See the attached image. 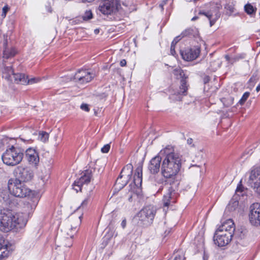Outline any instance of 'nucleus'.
<instances>
[{"label": "nucleus", "mask_w": 260, "mask_h": 260, "mask_svg": "<svg viewBox=\"0 0 260 260\" xmlns=\"http://www.w3.org/2000/svg\"><path fill=\"white\" fill-rule=\"evenodd\" d=\"M173 150L172 146H168L161 151L165 154L161 164V174L166 179H170L168 192L164 196L162 199L164 208H167L176 202V191L180 184L178 174L181 167V158L179 153Z\"/></svg>", "instance_id": "obj_1"}, {"label": "nucleus", "mask_w": 260, "mask_h": 260, "mask_svg": "<svg viewBox=\"0 0 260 260\" xmlns=\"http://www.w3.org/2000/svg\"><path fill=\"white\" fill-rule=\"evenodd\" d=\"M27 220L22 214L16 213L8 208L0 210V230L8 232L18 230L24 227Z\"/></svg>", "instance_id": "obj_2"}, {"label": "nucleus", "mask_w": 260, "mask_h": 260, "mask_svg": "<svg viewBox=\"0 0 260 260\" xmlns=\"http://www.w3.org/2000/svg\"><path fill=\"white\" fill-rule=\"evenodd\" d=\"M24 149L18 145L9 146L2 156L3 162L9 166H15L23 158Z\"/></svg>", "instance_id": "obj_3"}, {"label": "nucleus", "mask_w": 260, "mask_h": 260, "mask_svg": "<svg viewBox=\"0 0 260 260\" xmlns=\"http://www.w3.org/2000/svg\"><path fill=\"white\" fill-rule=\"evenodd\" d=\"M8 188L9 192L17 198H25L30 192V190L22 182L17 178H11L9 180Z\"/></svg>", "instance_id": "obj_4"}, {"label": "nucleus", "mask_w": 260, "mask_h": 260, "mask_svg": "<svg viewBox=\"0 0 260 260\" xmlns=\"http://www.w3.org/2000/svg\"><path fill=\"white\" fill-rule=\"evenodd\" d=\"M155 213L156 209L151 205L143 208L136 216L138 223L142 226L150 225L152 223Z\"/></svg>", "instance_id": "obj_5"}, {"label": "nucleus", "mask_w": 260, "mask_h": 260, "mask_svg": "<svg viewBox=\"0 0 260 260\" xmlns=\"http://www.w3.org/2000/svg\"><path fill=\"white\" fill-rule=\"evenodd\" d=\"M222 6L218 3H211L209 4V10L207 11H201L199 14L204 15L210 21V25L212 26L220 16V10Z\"/></svg>", "instance_id": "obj_6"}, {"label": "nucleus", "mask_w": 260, "mask_h": 260, "mask_svg": "<svg viewBox=\"0 0 260 260\" xmlns=\"http://www.w3.org/2000/svg\"><path fill=\"white\" fill-rule=\"evenodd\" d=\"M133 169L131 164H127L122 169L115 183L116 189L120 190L127 184L131 178Z\"/></svg>", "instance_id": "obj_7"}, {"label": "nucleus", "mask_w": 260, "mask_h": 260, "mask_svg": "<svg viewBox=\"0 0 260 260\" xmlns=\"http://www.w3.org/2000/svg\"><path fill=\"white\" fill-rule=\"evenodd\" d=\"M248 176L247 183L254 191L260 196V168L253 167L251 171L246 174Z\"/></svg>", "instance_id": "obj_8"}, {"label": "nucleus", "mask_w": 260, "mask_h": 260, "mask_svg": "<svg viewBox=\"0 0 260 260\" xmlns=\"http://www.w3.org/2000/svg\"><path fill=\"white\" fill-rule=\"evenodd\" d=\"M178 73L180 78H181V85L180 86L179 90L177 91H175L173 93H172L170 95V98L173 101H180L182 100V96L186 95L187 94L188 88L187 86L186 79L188 77L182 70H179L178 71Z\"/></svg>", "instance_id": "obj_9"}, {"label": "nucleus", "mask_w": 260, "mask_h": 260, "mask_svg": "<svg viewBox=\"0 0 260 260\" xmlns=\"http://www.w3.org/2000/svg\"><path fill=\"white\" fill-rule=\"evenodd\" d=\"M81 216H72L70 217L69 220L70 223L68 224L66 227L61 230L62 237H74V235L78 231V228L81 223Z\"/></svg>", "instance_id": "obj_10"}, {"label": "nucleus", "mask_w": 260, "mask_h": 260, "mask_svg": "<svg viewBox=\"0 0 260 260\" xmlns=\"http://www.w3.org/2000/svg\"><path fill=\"white\" fill-rule=\"evenodd\" d=\"M92 175V169L86 170L81 177L75 180L73 184V188L77 192L82 191V189L85 188V186L89 183Z\"/></svg>", "instance_id": "obj_11"}, {"label": "nucleus", "mask_w": 260, "mask_h": 260, "mask_svg": "<svg viewBox=\"0 0 260 260\" xmlns=\"http://www.w3.org/2000/svg\"><path fill=\"white\" fill-rule=\"evenodd\" d=\"M17 179H19L21 182H28L30 181L34 177L33 171L27 166L20 165L17 167L14 170Z\"/></svg>", "instance_id": "obj_12"}, {"label": "nucleus", "mask_w": 260, "mask_h": 260, "mask_svg": "<svg viewBox=\"0 0 260 260\" xmlns=\"http://www.w3.org/2000/svg\"><path fill=\"white\" fill-rule=\"evenodd\" d=\"M99 7V10L104 15H111L117 10L118 0H102Z\"/></svg>", "instance_id": "obj_13"}, {"label": "nucleus", "mask_w": 260, "mask_h": 260, "mask_svg": "<svg viewBox=\"0 0 260 260\" xmlns=\"http://www.w3.org/2000/svg\"><path fill=\"white\" fill-rule=\"evenodd\" d=\"M142 182V167L139 166L136 170L134 176L133 182L130 184V190L137 194H139L141 191Z\"/></svg>", "instance_id": "obj_14"}, {"label": "nucleus", "mask_w": 260, "mask_h": 260, "mask_svg": "<svg viewBox=\"0 0 260 260\" xmlns=\"http://www.w3.org/2000/svg\"><path fill=\"white\" fill-rule=\"evenodd\" d=\"M94 74L85 70H78L74 76L73 80L79 84H84L90 82Z\"/></svg>", "instance_id": "obj_15"}, {"label": "nucleus", "mask_w": 260, "mask_h": 260, "mask_svg": "<svg viewBox=\"0 0 260 260\" xmlns=\"http://www.w3.org/2000/svg\"><path fill=\"white\" fill-rule=\"evenodd\" d=\"M233 236L231 233L222 231L221 232L216 231L214 234L213 240L214 243L219 247H222L229 244L232 240Z\"/></svg>", "instance_id": "obj_16"}, {"label": "nucleus", "mask_w": 260, "mask_h": 260, "mask_svg": "<svg viewBox=\"0 0 260 260\" xmlns=\"http://www.w3.org/2000/svg\"><path fill=\"white\" fill-rule=\"evenodd\" d=\"M182 58L186 61H191L196 59L199 55L201 50L199 47L187 48L184 50H180Z\"/></svg>", "instance_id": "obj_17"}, {"label": "nucleus", "mask_w": 260, "mask_h": 260, "mask_svg": "<svg viewBox=\"0 0 260 260\" xmlns=\"http://www.w3.org/2000/svg\"><path fill=\"white\" fill-rule=\"evenodd\" d=\"M249 220L255 226L260 225V203H255L250 206Z\"/></svg>", "instance_id": "obj_18"}, {"label": "nucleus", "mask_w": 260, "mask_h": 260, "mask_svg": "<svg viewBox=\"0 0 260 260\" xmlns=\"http://www.w3.org/2000/svg\"><path fill=\"white\" fill-rule=\"evenodd\" d=\"M25 157L26 159L28 164L32 166L36 167L38 166L39 161L40 158L39 156V153L35 149L29 148L25 151Z\"/></svg>", "instance_id": "obj_19"}, {"label": "nucleus", "mask_w": 260, "mask_h": 260, "mask_svg": "<svg viewBox=\"0 0 260 260\" xmlns=\"http://www.w3.org/2000/svg\"><path fill=\"white\" fill-rule=\"evenodd\" d=\"M39 202V199L37 197L27 198L23 202V210L28 215L31 214L36 209Z\"/></svg>", "instance_id": "obj_20"}, {"label": "nucleus", "mask_w": 260, "mask_h": 260, "mask_svg": "<svg viewBox=\"0 0 260 260\" xmlns=\"http://www.w3.org/2000/svg\"><path fill=\"white\" fill-rule=\"evenodd\" d=\"M15 82L23 85L32 84L39 81L38 79L35 78H28L27 76L24 74L18 73L14 75Z\"/></svg>", "instance_id": "obj_21"}, {"label": "nucleus", "mask_w": 260, "mask_h": 260, "mask_svg": "<svg viewBox=\"0 0 260 260\" xmlns=\"http://www.w3.org/2000/svg\"><path fill=\"white\" fill-rule=\"evenodd\" d=\"M161 158L159 155L153 157L150 161L148 165V169L153 174L157 173L160 170Z\"/></svg>", "instance_id": "obj_22"}, {"label": "nucleus", "mask_w": 260, "mask_h": 260, "mask_svg": "<svg viewBox=\"0 0 260 260\" xmlns=\"http://www.w3.org/2000/svg\"><path fill=\"white\" fill-rule=\"evenodd\" d=\"M216 231L220 232L224 231L227 233H231V234L233 236L234 232L235 231V228L233 220L231 219L226 220Z\"/></svg>", "instance_id": "obj_23"}, {"label": "nucleus", "mask_w": 260, "mask_h": 260, "mask_svg": "<svg viewBox=\"0 0 260 260\" xmlns=\"http://www.w3.org/2000/svg\"><path fill=\"white\" fill-rule=\"evenodd\" d=\"M9 192L6 188H0V202L3 203L13 204L15 205L18 204L16 202V204L13 203L12 200H10Z\"/></svg>", "instance_id": "obj_24"}, {"label": "nucleus", "mask_w": 260, "mask_h": 260, "mask_svg": "<svg viewBox=\"0 0 260 260\" xmlns=\"http://www.w3.org/2000/svg\"><path fill=\"white\" fill-rule=\"evenodd\" d=\"M3 78L7 81H12V76L14 77V71L11 67L5 66L2 70Z\"/></svg>", "instance_id": "obj_25"}, {"label": "nucleus", "mask_w": 260, "mask_h": 260, "mask_svg": "<svg viewBox=\"0 0 260 260\" xmlns=\"http://www.w3.org/2000/svg\"><path fill=\"white\" fill-rule=\"evenodd\" d=\"M235 6V4L233 2L229 3L225 5L224 8L226 10L227 15L229 16L233 15L234 16H238L239 15V13L236 12Z\"/></svg>", "instance_id": "obj_26"}, {"label": "nucleus", "mask_w": 260, "mask_h": 260, "mask_svg": "<svg viewBox=\"0 0 260 260\" xmlns=\"http://www.w3.org/2000/svg\"><path fill=\"white\" fill-rule=\"evenodd\" d=\"M7 244L4 238L0 236V258L7 256L8 252L6 249Z\"/></svg>", "instance_id": "obj_27"}, {"label": "nucleus", "mask_w": 260, "mask_h": 260, "mask_svg": "<svg viewBox=\"0 0 260 260\" xmlns=\"http://www.w3.org/2000/svg\"><path fill=\"white\" fill-rule=\"evenodd\" d=\"M198 35V31L196 28H188L184 30L181 34L182 38L185 37H192Z\"/></svg>", "instance_id": "obj_28"}, {"label": "nucleus", "mask_w": 260, "mask_h": 260, "mask_svg": "<svg viewBox=\"0 0 260 260\" xmlns=\"http://www.w3.org/2000/svg\"><path fill=\"white\" fill-rule=\"evenodd\" d=\"M16 54V51L14 48H7L6 47L3 51V57L8 59L10 57H13Z\"/></svg>", "instance_id": "obj_29"}, {"label": "nucleus", "mask_w": 260, "mask_h": 260, "mask_svg": "<svg viewBox=\"0 0 260 260\" xmlns=\"http://www.w3.org/2000/svg\"><path fill=\"white\" fill-rule=\"evenodd\" d=\"M244 11L249 15H254L256 13L257 9L253 7L251 4L247 3L244 7Z\"/></svg>", "instance_id": "obj_30"}, {"label": "nucleus", "mask_w": 260, "mask_h": 260, "mask_svg": "<svg viewBox=\"0 0 260 260\" xmlns=\"http://www.w3.org/2000/svg\"><path fill=\"white\" fill-rule=\"evenodd\" d=\"M73 238L70 237H62L60 246L70 247L73 244Z\"/></svg>", "instance_id": "obj_31"}, {"label": "nucleus", "mask_w": 260, "mask_h": 260, "mask_svg": "<svg viewBox=\"0 0 260 260\" xmlns=\"http://www.w3.org/2000/svg\"><path fill=\"white\" fill-rule=\"evenodd\" d=\"M234 98L231 96H228L226 98H223L221 99V102L223 103L225 107H228L234 103Z\"/></svg>", "instance_id": "obj_32"}, {"label": "nucleus", "mask_w": 260, "mask_h": 260, "mask_svg": "<svg viewBox=\"0 0 260 260\" xmlns=\"http://www.w3.org/2000/svg\"><path fill=\"white\" fill-rule=\"evenodd\" d=\"M247 234V230L245 228H241L236 231L235 235L238 237L239 239H242L244 238L245 236Z\"/></svg>", "instance_id": "obj_33"}, {"label": "nucleus", "mask_w": 260, "mask_h": 260, "mask_svg": "<svg viewBox=\"0 0 260 260\" xmlns=\"http://www.w3.org/2000/svg\"><path fill=\"white\" fill-rule=\"evenodd\" d=\"M93 17V14L91 10H86L82 16L84 21H88Z\"/></svg>", "instance_id": "obj_34"}, {"label": "nucleus", "mask_w": 260, "mask_h": 260, "mask_svg": "<svg viewBox=\"0 0 260 260\" xmlns=\"http://www.w3.org/2000/svg\"><path fill=\"white\" fill-rule=\"evenodd\" d=\"M49 138V135L47 133L42 132L39 133V139L42 142H46Z\"/></svg>", "instance_id": "obj_35"}, {"label": "nucleus", "mask_w": 260, "mask_h": 260, "mask_svg": "<svg viewBox=\"0 0 260 260\" xmlns=\"http://www.w3.org/2000/svg\"><path fill=\"white\" fill-rule=\"evenodd\" d=\"M249 95H250V93L249 92H245L243 94L241 99L239 101V103L240 105H243L245 102V101L247 100V99L248 98Z\"/></svg>", "instance_id": "obj_36"}, {"label": "nucleus", "mask_w": 260, "mask_h": 260, "mask_svg": "<svg viewBox=\"0 0 260 260\" xmlns=\"http://www.w3.org/2000/svg\"><path fill=\"white\" fill-rule=\"evenodd\" d=\"M113 237V233L112 232H110L107 233V234L103 238V241L106 244H107L109 241Z\"/></svg>", "instance_id": "obj_37"}, {"label": "nucleus", "mask_w": 260, "mask_h": 260, "mask_svg": "<svg viewBox=\"0 0 260 260\" xmlns=\"http://www.w3.org/2000/svg\"><path fill=\"white\" fill-rule=\"evenodd\" d=\"M225 58L226 59V60L229 62H231L232 63H234V62L238 60L240 58H241V57L240 56H235L232 58H231L228 55H226L225 56Z\"/></svg>", "instance_id": "obj_38"}, {"label": "nucleus", "mask_w": 260, "mask_h": 260, "mask_svg": "<svg viewBox=\"0 0 260 260\" xmlns=\"http://www.w3.org/2000/svg\"><path fill=\"white\" fill-rule=\"evenodd\" d=\"M9 9L10 8L8 5H6L3 8V12L2 14V17L3 18H5L6 17L7 13Z\"/></svg>", "instance_id": "obj_39"}, {"label": "nucleus", "mask_w": 260, "mask_h": 260, "mask_svg": "<svg viewBox=\"0 0 260 260\" xmlns=\"http://www.w3.org/2000/svg\"><path fill=\"white\" fill-rule=\"evenodd\" d=\"M110 145L109 144H107L104 145L101 148V151L103 153H108L110 150Z\"/></svg>", "instance_id": "obj_40"}, {"label": "nucleus", "mask_w": 260, "mask_h": 260, "mask_svg": "<svg viewBox=\"0 0 260 260\" xmlns=\"http://www.w3.org/2000/svg\"><path fill=\"white\" fill-rule=\"evenodd\" d=\"M89 197H87L82 202L81 206L79 207V208H81V207L84 208L85 207H86L88 203H89Z\"/></svg>", "instance_id": "obj_41"}, {"label": "nucleus", "mask_w": 260, "mask_h": 260, "mask_svg": "<svg viewBox=\"0 0 260 260\" xmlns=\"http://www.w3.org/2000/svg\"><path fill=\"white\" fill-rule=\"evenodd\" d=\"M80 108L86 112H88L89 111V108L88 107V105L86 104H82Z\"/></svg>", "instance_id": "obj_42"}, {"label": "nucleus", "mask_w": 260, "mask_h": 260, "mask_svg": "<svg viewBox=\"0 0 260 260\" xmlns=\"http://www.w3.org/2000/svg\"><path fill=\"white\" fill-rule=\"evenodd\" d=\"M203 80L204 83L206 84L209 82V81L210 80V78L209 76L205 75L204 77H203Z\"/></svg>", "instance_id": "obj_43"}, {"label": "nucleus", "mask_w": 260, "mask_h": 260, "mask_svg": "<svg viewBox=\"0 0 260 260\" xmlns=\"http://www.w3.org/2000/svg\"><path fill=\"white\" fill-rule=\"evenodd\" d=\"M184 258L180 255L176 254L173 260H183Z\"/></svg>", "instance_id": "obj_44"}, {"label": "nucleus", "mask_w": 260, "mask_h": 260, "mask_svg": "<svg viewBox=\"0 0 260 260\" xmlns=\"http://www.w3.org/2000/svg\"><path fill=\"white\" fill-rule=\"evenodd\" d=\"M175 47L171 46V48H170L171 54L173 56H175L176 54L175 50Z\"/></svg>", "instance_id": "obj_45"}, {"label": "nucleus", "mask_w": 260, "mask_h": 260, "mask_svg": "<svg viewBox=\"0 0 260 260\" xmlns=\"http://www.w3.org/2000/svg\"><path fill=\"white\" fill-rule=\"evenodd\" d=\"M126 219L124 218L122 221V222L121 223V225L123 229H124L125 227L126 226Z\"/></svg>", "instance_id": "obj_46"}, {"label": "nucleus", "mask_w": 260, "mask_h": 260, "mask_svg": "<svg viewBox=\"0 0 260 260\" xmlns=\"http://www.w3.org/2000/svg\"><path fill=\"white\" fill-rule=\"evenodd\" d=\"M121 67H124L126 64V61L125 59H122L120 62Z\"/></svg>", "instance_id": "obj_47"}, {"label": "nucleus", "mask_w": 260, "mask_h": 260, "mask_svg": "<svg viewBox=\"0 0 260 260\" xmlns=\"http://www.w3.org/2000/svg\"><path fill=\"white\" fill-rule=\"evenodd\" d=\"M181 38L182 36L180 35L175 37L173 40H174V42L178 43L181 39Z\"/></svg>", "instance_id": "obj_48"}, {"label": "nucleus", "mask_w": 260, "mask_h": 260, "mask_svg": "<svg viewBox=\"0 0 260 260\" xmlns=\"http://www.w3.org/2000/svg\"><path fill=\"white\" fill-rule=\"evenodd\" d=\"M209 258V255L208 254H207L205 251L204 252L203 256V260H208Z\"/></svg>", "instance_id": "obj_49"}, {"label": "nucleus", "mask_w": 260, "mask_h": 260, "mask_svg": "<svg viewBox=\"0 0 260 260\" xmlns=\"http://www.w3.org/2000/svg\"><path fill=\"white\" fill-rule=\"evenodd\" d=\"M243 187L242 185H239L236 189V191L242 192L243 191Z\"/></svg>", "instance_id": "obj_50"}, {"label": "nucleus", "mask_w": 260, "mask_h": 260, "mask_svg": "<svg viewBox=\"0 0 260 260\" xmlns=\"http://www.w3.org/2000/svg\"><path fill=\"white\" fill-rule=\"evenodd\" d=\"M193 142V140L191 138H189L187 140V143L189 145L191 144Z\"/></svg>", "instance_id": "obj_51"}, {"label": "nucleus", "mask_w": 260, "mask_h": 260, "mask_svg": "<svg viewBox=\"0 0 260 260\" xmlns=\"http://www.w3.org/2000/svg\"><path fill=\"white\" fill-rule=\"evenodd\" d=\"M94 1V0H82L83 3H91Z\"/></svg>", "instance_id": "obj_52"}, {"label": "nucleus", "mask_w": 260, "mask_h": 260, "mask_svg": "<svg viewBox=\"0 0 260 260\" xmlns=\"http://www.w3.org/2000/svg\"><path fill=\"white\" fill-rule=\"evenodd\" d=\"M177 43H176V42H174V40H173L171 43V46L175 47V45H176Z\"/></svg>", "instance_id": "obj_53"}, {"label": "nucleus", "mask_w": 260, "mask_h": 260, "mask_svg": "<svg viewBox=\"0 0 260 260\" xmlns=\"http://www.w3.org/2000/svg\"><path fill=\"white\" fill-rule=\"evenodd\" d=\"M94 32L95 34L97 35L100 32V29H95L94 30Z\"/></svg>", "instance_id": "obj_54"}, {"label": "nucleus", "mask_w": 260, "mask_h": 260, "mask_svg": "<svg viewBox=\"0 0 260 260\" xmlns=\"http://www.w3.org/2000/svg\"><path fill=\"white\" fill-rule=\"evenodd\" d=\"M259 90H260V84H258V85L257 86L256 88V91L257 92H258Z\"/></svg>", "instance_id": "obj_55"}, {"label": "nucleus", "mask_w": 260, "mask_h": 260, "mask_svg": "<svg viewBox=\"0 0 260 260\" xmlns=\"http://www.w3.org/2000/svg\"><path fill=\"white\" fill-rule=\"evenodd\" d=\"M198 18H199V17H198V16H194V17H193L191 19V20H192V21H195V20H196L197 19H198Z\"/></svg>", "instance_id": "obj_56"}, {"label": "nucleus", "mask_w": 260, "mask_h": 260, "mask_svg": "<svg viewBox=\"0 0 260 260\" xmlns=\"http://www.w3.org/2000/svg\"><path fill=\"white\" fill-rule=\"evenodd\" d=\"M164 4H162V3H161V4H160L159 5V7H160L162 8V9H163V6H164Z\"/></svg>", "instance_id": "obj_57"}, {"label": "nucleus", "mask_w": 260, "mask_h": 260, "mask_svg": "<svg viewBox=\"0 0 260 260\" xmlns=\"http://www.w3.org/2000/svg\"><path fill=\"white\" fill-rule=\"evenodd\" d=\"M168 0H164L162 2V4H164V5H165L167 3Z\"/></svg>", "instance_id": "obj_58"}, {"label": "nucleus", "mask_w": 260, "mask_h": 260, "mask_svg": "<svg viewBox=\"0 0 260 260\" xmlns=\"http://www.w3.org/2000/svg\"><path fill=\"white\" fill-rule=\"evenodd\" d=\"M193 166H196V167H199V166H197V165H192L191 166V167H193Z\"/></svg>", "instance_id": "obj_59"}, {"label": "nucleus", "mask_w": 260, "mask_h": 260, "mask_svg": "<svg viewBox=\"0 0 260 260\" xmlns=\"http://www.w3.org/2000/svg\"><path fill=\"white\" fill-rule=\"evenodd\" d=\"M132 195H131V197L129 198V199H128V200H129V201H131V198H132Z\"/></svg>", "instance_id": "obj_60"}, {"label": "nucleus", "mask_w": 260, "mask_h": 260, "mask_svg": "<svg viewBox=\"0 0 260 260\" xmlns=\"http://www.w3.org/2000/svg\"><path fill=\"white\" fill-rule=\"evenodd\" d=\"M20 139L21 141H25V140H24V139H22V138H20Z\"/></svg>", "instance_id": "obj_61"}, {"label": "nucleus", "mask_w": 260, "mask_h": 260, "mask_svg": "<svg viewBox=\"0 0 260 260\" xmlns=\"http://www.w3.org/2000/svg\"><path fill=\"white\" fill-rule=\"evenodd\" d=\"M252 80V78L251 77L250 80H249V81H251Z\"/></svg>", "instance_id": "obj_62"}, {"label": "nucleus", "mask_w": 260, "mask_h": 260, "mask_svg": "<svg viewBox=\"0 0 260 260\" xmlns=\"http://www.w3.org/2000/svg\"><path fill=\"white\" fill-rule=\"evenodd\" d=\"M30 140H31V139H29V140H27V141H30Z\"/></svg>", "instance_id": "obj_63"}]
</instances>
